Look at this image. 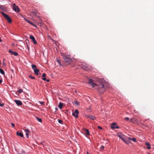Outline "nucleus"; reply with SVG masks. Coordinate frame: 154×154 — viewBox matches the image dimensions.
I'll use <instances>...</instances> for the list:
<instances>
[{"label":"nucleus","mask_w":154,"mask_h":154,"mask_svg":"<svg viewBox=\"0 0 154 154\" xmlns=\"http://www.w3.org/2000/svg\"><path fill=\"white\" fill-rule=\"evenodd\" d=\"M1 13L3 16L6 19L8 22L10 23H12V20L11 17L8 15L5 14L3 11L1 12Z\"/></svg>","instance_id":"obj_3"},{"label":"nucleus","mask_w":154,"mask_h":154,"mask_svg":"<svg viewBox=\"0 0 154 154\" xmlns=\"http://www.w3.org/2000/svg\"><path fill=\"white\" fill-rule=\"evenodd\" d=\"M26 46H27V48L28 50V51H29V46L28 44H27V45H26Z\"/></svg>","instance_id":"obj_38"},{"label":"nucleus","mask_w":154,"mask_h":154,"mask_svg":"<svg viewBox=\"0 0 154 154\" xmlns=\"http://www.w3.org/2000/svg\"><path fill=\"white\" fill-rule=\"evenodd\" d=\"M46 76V74L45 73H44L42 74V78L45 77Z\"/></svg>","instance_id":"obj_32"},{"label":"nucleus","mask_w":154,"mask_h":154,"mask_svg":"<svg viewBox=\"0 0 154 154\" xmlns=\"http://www.w3.org/2000/svg\"><path fill=\"white\" fill-rule=\"evenodd\" d=\"M53 118L54 119V122L55 124L56 125H57L58 124L57 123V122H58V119L57 118V117L56 116H54L53 117Z\"/></svg>","instance_id":"obj_14"},{"label":"nucleus","mask_w":154,"mask_h":154,"mask_svg":"<svg viewBox=\"0 0 154 154\" xmlns=\"http://www.w3.org/2000/svg\"><path fill=\"white\" fill-rule=\"evenodd\" d=\"M29 38L30 39L32 40L33 43L34 44H37V42L35 39V37L32 35H30Z\"/></svg>","instance_id":"obj_8"},{"label":"nucleus","mask_w":154,"mask_h":154,"mask_svg":"<svg viewBox=\"0 0 154 154\" xmlns=\"http://www.w3.org/2000/svg\"><path fill=\"white\" fill-rule=\"evenodd\" d=\"M35 118L39 122H41L42 121V119L40 118H39L37 116H35Z\"/></svg>","instance_id":"obj_21"},{"label":"nucleus","mask_w":154,"mask_h":154,"mask_svg":"<svg viewBox=\"0 0 154 154\" xmlns=\"http://www.w3.org/2000/svg\"><path fill=\"white\" fill-rule=\"evenodd\" d=\"M11 125L12 127H14L15 126V124L13 123H11Z\"/></svg>","instance_id":"obj_37"},{"label":"nucleus","mask_w":154,"mask_h":154,"mask_svg":"<svg viewBox=\"0 0 154 154\" xmlns=\"http://www.w3.org/2000/svg\"><path fill=\"white\" fill-rule=\"evenodd\" d=\"M82 67L85 70L87 71L89 69L90 66L89 65L85 63H83L82 65Z\"/></svg>","instance_id":"obj_4"},{"label":"nucleus","mask_w":154,"mask_h":154,"mask_svg":"<svg viewBox=\"0 0 154 154\" xmlns=\"http://www.w3.org/2000/svg\"><path fill=\"white\" fill-rule=\"evenodd\" d=\"M31 66L33 70L37 69L36 66L35 64H32Z\"/></svg>","instance_id":"obj_19"},{"label":"nucleus","mask_w":154,"mask_h":154,"mask_svg":"<svg viewBox=\"0 0 154 154\" xmlns=\"http://www.w3.org/2000/svg\"><path fill=\"white\" fill-rule=\"evenodd\" d=\"M86 116L87 118H90V119L92 120H94L95 119V117L94 116L92 115H89L87 116Z\"/></svg>","instance_id":"obj_17"},{"label":"nucleus","mask_w":154,"mask_h":154,"mask_svg":"<svg viewBox=\"0 0 154 154\" xmlns=\"http://www.w3.org/2000/svg\"><path fill=\"white\" fill-rule=\"evenodd\" d=\"M58 123L61 125H63V121L61 120H58Z\"/></svg>","instance_id":"obj_25"},{"label":"nucleus","mask_w":154,"mask_h":154,"mask_svg":"<svg viewBox=\"0 0 154 154\" xmlns=\"http://www.w3.org/2000/svg\"><path fill=\"white\" fill-rule=\"evenodd\" d=\"M132 119H132V118H131V119L130 121H132Z\"/></svg>","instance_id":"obj_51"},{"label":"nucleus","mask_w":154,"mask_h":154,"mask_svg":"<svg viewBox=\"0 0 154 154\" xmlns=\"http://www.w3.org/2000/svg\"><path fill=\"white\" fill-rule=\"evenodd\" d=\"M23 91V90L22 89H20L18 90L19 93H21Z\"/></svg>","instance_id":"obj_28"},{"label":"nucleus","mask_w":154,"mask_h":154,"mask_svg":"<svg viewBox=\"0 0 154 154\" xmlns=\"http://www.w3.org/2000/svg\"><path fill=\"white\" fill-rule=\"evenodd\" d=\"M98 128L100 129V130L102 129V128L100 126H98Z\"/></svg>","instance_id":"obj_40"},{"label":"nucleus","mask_w":154,"mask_h":154,"mask_svg":"<svg viewBox=\"0 0 154 154\" xmlns=\"http://www.w3.org/2000/svg\"><path fill=\"white\" fill-rule=\"evenodd\" d=\"M22 17L23 18L24 20L26 21L28 23H29L31 25H32L34 24V23L33 22H31V21H30L29 20H28L27 19H26L25 17Z\"/></svg>","instance_id":"obj_13"},{"label":"nucleus","mask_w":154,"mask_h":154,"mask_svg":"<svg viewBox=\"0 0 154 154\" xmlns=\"http://www.w3.org/2000/svg\"><path fill=\"white\" fill-rule=\"evenodd\" d=\"M146 145L147 146V148L148 149H151V147L150 146V144L149 143H146Z\"/></svg>","instance_id":"obj_24"},{"label":"nucleus","mask_w":154,"mask_h":154,"mask_svg":"<svg viewBox=\"0 0 154 154\" xmlns=\"http://www.w3.org/2000/svg\"><path fill=\"white\" fill-rule=\"evenodd\" d=\"M22 41V40H20L19 41Z\"/></svg>","instance_id":"obj_55"},{"label":"nucleus","mask_w":154,"mask_h":154,"mask_svg":"<svg viewBox=\"0 0 154 154\" xmlns=\"http://www.w3.org/2000/svg\"><path fill=\"white\" fill-rule=\"evenodd\" d=\"M32 13L34 14H35V11H34V12H33Z\"/></svg>","instance_id":"obj_50"},{"label":"nucleus","mask_w":154,"mask_h":154,"mask_svg":"<svg viewBox=\"0 0 154 154\" xmlns=\"http://www.w3.org/2000/svg\"><path fill=\"white\" fill-rule=\"evenodd\" d=\"M63 127H62V128H61L63 129Z\"/></svg>","instance_id":"obj_54"},{"label":"nucleus","mask_w":154,"mask_h":154,"mask_svg":"<svg viewBox=\"0 0 154 154\" xmlns=\"http://www.w3.org/2000/svg\"><path fill=\"white\" fill-rule=\"evenodd\" d=\"M26 45H27V44H28V43H29V41L27 39H26Z\"/></svg>","instance_id":"obj_35"},{"label":"nucleus","mask_w":154,"mask_h":154,"mask_svg":"<svg viewBox=\"0 0 154 154\" xmlns=\"http://www.w3.org/2000/svg\"><path fill=\"white\" fill-rule=\"evenodd\" d=\"M56 51L57 52H58V49H57V47H56Z\"/></svg>","instance_id":"obj_49"},{"label":"nucleus","mask_w":154,"mask_h":154,"mask_svg":"<svg viewBox=\"0 0 154 154\" xmlns=\"http://www.w3.org/2000/svg\"><path fill=\"white\" fill-rule=\"evenodd\" d=\"M87 154H89V153H88V152H87Z\"/></svg>","instance_id":"obj_52"},{"label":"nucleus","mask_w":154,"mask_h":154,"mask_svg":"<svg viewBox=\"0 0 154 154\" xmlns=\"http://www.w3.org/2000/svg\"><path fill=\"white\" fill-rule=\"evenodd\" d=\"M85 134L87 135H89V133L88 130L86 129L85 130Z\"/></svg>","instance_id":"obj_27"},{"label":"nucleus","mask_w":154,"mask_h":154,"mask_svg":"<svg viewBox=\"0 0 154 154\" xmlns=\"http://www.w3.org/2000/svg\"><path fill=\"white\" fill-rule=\"evenodd\" d=\"M116 125V123H112L111 126V128L112 129H114L115 128H119V126H118Z\"/></svg>","instance_id":"obj_6"},{"label":"nucleus","mask_w":154,"mask_h":154,"mask_svg":"<svg viewBox=\"0 0 154 154\" xmlns=\"http://www.w3.org/2000/svg\"><path fill=\"white\" fill-rule=\"evenodd\" d=\"M32 26H33L35 27H37V26H36V25H35V24L34 23V24H33V25H32Z\"/></svg>","instance_id":"obj_41"},{"label":"nucleus","mask_w":154,"mask_h":154,"mask_svg":"<svg viewBox=\"0 0 154 154\" xmlns=\"http://www.w3.org/2000/svg\"><path fill=\"white\" fill-rule=\"evenodd\" d=\"M0 9L4 11H7V8L4 7V5H0Z\"/></svg>","instance_id":"obj_16"},{"label":"nucleus","mask_w":154,"mask_h":154,"mask_svg":"<svg viewBox=\"0 0 154 154\" xmlns=\"http://www.w3.org/2000/svg\"><path fill=\"white\" fill-rule=\"evenodd\" d=\"M61 55L63 57L64 60V62L63 63L62 61H60L58 60V64L60 66H66L69 64L72 61V59L69 57L66 56L63 54L61 53Z\"/></svg>","instance_id":"obj_2"},{"label":"nucleus","mask_w":154,"mask_h":154,"mask_svg":"<svg viewBox=\"0 0 154 154\" xmlns=\"http://www.w3.org/2000/svg\"><path fill=\"white\" fill-rule=\"evenodd\" d=\"M24 131L25 132L28 133L29 132V130L28 128L25 129Z\"/></svg>","instance_id":"obj_31"},{"label":"nucleus","mask_w":154,"mask_h":154,"mask_svg":"<svg viewBox=\"0 0 154 154\" xmlns=\"http://www.w3.org/2000/svg\"><path fill=\"white\" fill-rule=\"evenodd\" d=\"M101 148H102V149H104V146H102L101 147Z\"/></svg>","instance_id":"obj_47"},{"label":"nucleus","mask_w":154,"mask_h":154,"mask_svg":"<svg viewBox=\"0 0 154 154\" xmlns=\"http://www.w3.org/2000/svg\"><path fill=\"white\" fill-rule=\"evenodd\" d=\"M2 79H0V84L2 83Z\"/></svg>","instance_id":"obj_43"},{"label":"nucleus","mask_w":154,"mask_h":154,"mask_svg":"<svg viewBox=\"0 0 154 154\" xmlns=\"http://www.w3.org/2000/svg\"><path fill=\"white\" fill-rule=\"evenodd\" d=\"M26 135L27 138L29 137V133H26Z\"/></svg>","instance_id":"obj_34"},{"label":"nucleus","mask_w":154,"mask_h":154,"mask_svg":"<svg viewBox=\"0 0 154 154\" xmlns=\"http://www.w3.org/2000/svg\"><path fill=\"white\" fill-rule=\"evenodd\" d=\"M11 72H14V70H13V69H11Z\"/></svg>","instance_id":"obj_48"},{"label":"nucleus","mask_w":154,"mask_h":154,"mask_svg":"<svg viewBox=\"0 0 154 154\" xmlns=\"http://www.w3.org/2000/svg\"><path fill=\"white\" fill-rule=\"evenodd\" d=\"M125 119L127 121H128L129 119V118L128 117L125 118Z\"/></svg>","instance_id":"obj_39"},{"label":"nucleus","mask_w":154,"mask_h":154,"mask_svg":"<svg viewBox=\"0 0 154 154\" xmlns=\"http://www.w3.org/2000/svg\"><path fill=\"white\" fill-rule=\"evenodd\" d=\"M16 134L18 136L20 137H23V134L22 132L17 131L16 132Z\"/></svg>","instance_id":"obj_15"},{"label":"nucleus","mask_w":154,"mask_h":154,"mask_svg":"<svg viewBox=\"0 0 154 154\" xmlns=\"http://www.w3.org/2000/svg\"><path fill=\"white\" fill-rule=\"evenodd\" d=\"M128 140H132V141L136 142V139L135 138H131L130 137H128Z\"/></svg>","instance_id":"obj_22"},{"label":"nucleus","mask_w":154,"mask_h":154,"mask_svg":"<svg viewBox=\"0 0 154 154\" xmlns=\"http://www.w3.org/2000/svg\"><path fill=\"white\" fill-rule=\"evenodd\" d=\"M21 153H25V151L22 150L21 152Z\"/></svg>","instance_id":"obj_42"},{"label":"nucleus","mask_w":154,"mask_h":154,"mask_svg":"<svg viewBox=\"0 0 154 154\" xmlns=\"http://www.w3.org/2000/svg\"><path fill=\"white\" fill-rule=\"evenodd\" d=\"M29 77L32 79H35V77L34 76H32V75H30L29 76Z\"/></svg>","instance_id":"obj_29"},{"label":"nucleus","mask_w":154,"mask_h":154,"mask_svg":"<svg viewBox=\"0 0 154 154\" xmlns=\"http://www.w3.org/2000/svg\"><path fill=\"white\" fill-rule=\"evenodd\" d=\"M42 79L44 81H46V78L45 77H43L42 78Z\"/></svg>","instance_id":"obj_33"},{"label":"nucleus","mask_w":154,"mask_h":154,"mask_svg":"<svg viewBox=\"0 0 154 154\" xmlns=\"http://www.w3.org/2000/svg\"><path fill=\"white\" fill-rule=\"evenodd\" d=\"M79 111L77 109H75L74 112H72V115L76 118L78 117V114H79Z\"/></svg>","instance_id":"obj_11"},{"label":"nucleus","mask_w":154,"mask_h":154,"mask_svg":"<svg viewBox=\"0 0 154 154\" xmlns=\"http://www.w3.org/2000/svg\"><path fill=\"white\" fill-rule=\"evenodd\" d=\"M13 10L16 12H19L20 11V9L18 6H16L15 3L13 4Z\"/></svg>","instance_id":"obj_5"},{"label":"nucleus","mask_w":154,"mask_h":154,"mask_svg":"<svg viewBox=\"0 0 154 154\" xmlns=\"http://www.w3.org/2000/svg\"><path fill=\"white\" fill-rule=\"evenodd\" d=\"M123 141L126 144H128L129 143V140H125L124 139Z\"/></svg>","instance_id":"obj_23"},{"label":"nucleus","mask_w":154,"mask_h":154,"mask_svg":"<svg viewBox=\"0 0 154 154\" xmlns=\"http://www.w3.org/2000/svg\"><path fill=\"white\" fill-rule=\"evenodd\" d=\"M56 61L58 62V57H57L56 58Z\"/></svg>","instance_id":"obj_45"},{"label":"nucleus","mask_w":154,"mask_h":154,"mask_svg":"<svg viewBox=\"0 0 154 154\" xmlns=\"http://www.w3.org/2000/svg\"><path fill=\"white\" fill-rule=\"evenodd\" d=\"M39 103H40V104L41 105H43L45 104V103L43 101H39Z\"/></svg>","instance_id":"obj_30"},{"label":"nucleus","mask_w":154,"mask_h":154,"mask_svg":"<svg viewBox=\"0 0 154 154\" xmlns=\"http://www.w3.org/2000/svg\"><path fill=\"white\" fill-rule=\"evenodd\" d=\"M8 52L10 54L14 55L15 56H17L18 55V53L17 52L15 51H12L11 49L9 50Z\"/></svg>","instance_id":"obj_9"},{"label":"nucleus","mask_w":154,"mask_h":154,"mask_svg":"<svg viewBox=\"0 0 154 154\" xmlns=\"http://www.w3.org/2000/svg\"><path fill=\"white\" fill-rule=\"evenodd\" d=\"M46 81L47 82H49L50 81V79H46Z\"/></svg>","instance_id":"obj_44"},{"label":"nucleus","mask_w":154,"mask_h":154,"mask_svg":"<svg viewBox=\"0 0 154 154\" xmlns=\"http://www.w3.org/2000/svg\"><path fill=\"white\" fill-rule=\"evenodd\" d=\"M88 83L91 84L93 88L95 86L99 90V91L100 93H103L105 90L104 85L103 83H102L100 85H97L94 83V80L91 79H89Z\"/></svg>","instance_id":"obj_1"},{"label":"nucleus","mask_w":154,"mask_h":154,"mask_svg":"<svg viewBox=\"0 0 154 154\" xmlns=\"http://www.w3.org/2000/svg\"><path fill=\"white\" fill-rule=\"evenodd\" d=\"M0 73L2 75H5V72L4 70L1 68H0Z\"/></svg>","instance_id":"obj_20"},{"label":"nucleus","mask_w":154,"mask_h":154,"mask_svg":"<svg viewBox=\"0 0 154 154\" xmlns=\"http://www.w3.org/2000/svg\"><path fill=\"white\" fill-rule=\"evenodd\" d=\"M14 101L17 106H21L23 104L22 102L20 100H14Z\"/></svg>","instance_id":"obj_10"},{"label":"nucleus","mask_w":154,"mask_h":154,"mask_svg":"<svg viewBox=\"0 0 154 154\" xmlns=\"http://www.w3.org/2000/svg\"><path fill=\"white\" fill-rule=\"evenodd\" d=\"M74 103L77 106H79V102L77 101H74Z\"/></svg>","instance_id":"obj_26"},{"label":"nucleus","mask_w":154,"mask_h":154,"mask_svg":"<svg viewBox=\"0 0 154 154\" xmlns=\"http://www.w3.org/2000/svg\"><path fill=\"white\" fill-rule=\"evenodd\" d=\"M55 109L56 111L58 110V108H57V107H56V108H55Z\"/></svg>","instance_id":"obj_46"},{"label":"nucleus","mask_w":154,"mask_h":154,"mask_svg":"<svg viewBox=\"0 0 154 154\" xmlns=\"http://www.w3.org/2000/svg\"><path fill=\"white\" fill-rule=\"evenodd\" d=\"M65 106V104L64 103H63L61 102H60L59 104L58 105V108H59L60 109H61Z\"/></svg>","instance_id":"obj_12"},{"label":"nucleus","mask_w":154,"mask_h":154,"mask_svg":"<svg viewBox=\"0 0 154 154\" xmlns=\"http://www.w3.org/2000/svg\"><path fill=\"white\" fill-rule=\"evenodd\" d=\"M55 45H56V46H57V43H56V42H55Z\"/></svg>","instance_id":"obj_53"},{"label":"nucleus","mask_w":154,"mask_h":154,"mask_svg":"<svg viewBox=\"0 0 154 154\" xmlns=\"http://www.w3.org/2000/svg\"><path fill=\"white\" fill-rule=\"evenodd\" d=\"M6 65V63H4V60H3V65L5 66Z\"/></svg>","instance_id":"obj_36"},{"label":"nucleus","mask_w":154,"mask_h":154,"mask_svg":"<svg viewBox=\"0 0 154 154\" xmlns=\"http://www.w3.org/2000/svg\"><path fill=\"white\" fill-rule=\"evenodd\" d=\"M118 136L121 138L122 140L125 139V135H123L121 132H119L117 133Z\"/></svg>","instance_id":"obj_7"},{"label":"nucleus","mask_w":154,"mask_h":154,"mask_svg":"<svg viewBox=\"0 0 154 154\" xmlns=\"http://www.w3.org/2000/svg\"><path fill=\"white\" fill-rule=\"evenodd\" d=\"M35 74L36 75H38L39 74V70L37 69L34 70Z\"/></svg>","instance_id":"obj_18"}]
</instances>
